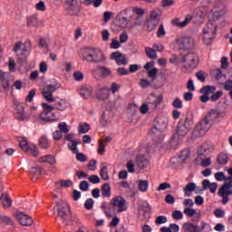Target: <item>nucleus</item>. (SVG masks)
Masks as SVG:
<instances>
[{"label": "nucleus", "mask_w": 232, "mask_h": 232, "mask_svg": "<svg viewBox=\"0 0 232 232\" xmlns=\"http://www.w3.org/2000/svg\"><path fill=\"white\" fill-rule=\"evenodd\" d=\"M68 101L66 99H60L54 101V106H52L46 102L42 103L43 111L39 114L37 121L40 124H48L50 122H57L59 121V116L53 112V110L58 111H64L69 106Z\"/></svg>", "instance_id": "f257e3e1"}, {"label": "nucleus", "mask_w": 232, "mask_h": 232, "mask_svg": "<svg viewBox=\"0 0 232 232\" xmlns=\"http://www.w3.org/2000/svg\"><path fill=\"white\" fill-rule=\"evenodd\" d=\"M82 59L87 63H104L106 61V57L102 51L99 49H95L93 47H88L82 52Z\"/></svg>", "instance_id": "f03ea898"}, {"label": "nucleus", "mask_w": 232, "mask_h": 232, "mask_svg": "<svg viewBox=\"0 0 232 232\" xmlns=\"http://www.w3.org/2000/svg\"><path fill=\"white\" fill-rule=\"evenodd\" d=\"M189 130H191V121L186 116L178 122L177 131L173 134L172 139L174 140H181L188 135Z\"/></svg>", "instance_id": "7ed1b4c3"}, {"label": "nucleus", "mask_w": 232, "mask_h": 232, "mask_svg": "<svg viewBox=\"0 0 232 232\" xmlns=\"http://www.w3.org/2000/svg\"><path fill=\"white\" fill-rule=\"evenodd\" d=\"M181 63L185 70L193 72V70L198 66L200 59L198 58V54H197V53L190 52L182 56Z\"/></svg>", "instance_id": "20e7f679"}, {"label": "nucleus", "mask_w": 232, "mask_h": 232, "mask_svg": "<svg viewBox=\"0 0 232 232\" xmlns=\"http://www.w3.org/2000/svg\"><path fill=\"white\" fill-rule=\"evenodd\" d=\"M56 209L58 217L61 218L63 222H70L72 220V208L68 203H58L56 204Z\"/></svg>", "instance_id": "39448f33"}, {"label": "nucleus", "mask_w": 232, "mask_h": 232, "mask_svg": "<svg viewBox=\"0 0 232 232\" xmlns=\"http://www.w3.org/2000/svg\"><path fill=\"white\" fill-rule=\"evenodd\" d=\"M166 128H168V122H166L164 118H156L154 120V125L151 128V133L160 140V139H162V131H164Z\"/></svg>", "instance_id": "423d86ee"}, {"label": "nucleus", "mask_w": 232, "mask_h": 232, "mask_svg": "<svg viewBox=\"0 0 232 232\" xmlns=\"http://www.w3.org/2000/svg\"><path fill=\"white\" fill-rule=\"evenodd\" d=\"M110 206L112 208H116L117 210L113 209V215H117V213H124V211H128V207L126 206V198L122 196H115L110 200Z\"/></svg>", "instance_id": "0eeeda50"}, {"label": "nucleus", "mask_w": 232, "mask_h": 232, "mask_svg": "<svg viewBox=\"0 0 232 232\" xmlns=\"http://www.w3.org/2000/svg\"><path fill=\"white\" fill-rule=\"evenodd\" d=\"M218 26L213 22H208L206 28L203 29V41L206 44H209L215 35H217Z\"/></svg>", "instance_id": "6e6552de"}, {"label": "nucleus", "mask_w": 232, "mask_h": 232, "mask_svg": "<svg viewBox=\"0 0 232 232\" xmlns=\"http://www.w3.org/2000/svg\"><path fill=\"white\" fill-rule=\"evenodd\" d=\"M65 5V10L68 15L77 16L81 14V4L79 3V0H66Z\"/></svg>", "instance_id": "1a4fd4ad"}, {"label": "nucleus", "mask_w": 232, "mask_h": 232, "mask_svg": "<svg viewBox=\"0 0 232 232\" xmlns=\"http://www.w3.org/2000/svg\"><path fill=\"white\" fill-rule=\"evenodd\" d=\"M216 90H217V87L215 86H211V85L204 86L200 90V92L203 93V95L199 97V101H201V102H208V101H211V97H209V95H211L212 93H215Z\"/></svg>", "instance_id": "9d476101"}, {"label": "nucleus", "mask_w": 232, "mask_h": 232, "mask_svg": "<svg viewBox=\"0 0 232 232\" xmlns=\"http://www.w3.org/2000/svg\"><path fill=\"white\" fill-rule=\"evenodd\" d=\"M178 46H179V50H191L194 46V42L189 37H181L176 40Z\"/></svg>", "instance_id": "9b49d317"}, {"label": "nucleus", "mask_w": 232, "mask_h": 232, "mask_svg": "<svg viewBox=\"0 0 232 232\" xmlns=\"http://www.w3.org/2000/svg\"><path fill=\"white\" fill-rule=\"evenodd\" d=\"M15 218L21 226H32L34 224V219L29 215L24 214V212H19L16 214Z\"/></svg>", "instance_id": "f8f14e48"}, {"label": "nucleus", "mask_w": 232, "mask_h": 232, "mask_svg": "<svg viewBox=\"0 0 232 232\" xmlns=\"http://www.w3.org/2000/svg\"><path fill=\"white\" fill-rule=\"evenodd\" d=\"M211 129V121L205 116L199 123L196 126L195 131H198L200 133H206V131H209Z\"/></svg>", "instance_id": "ddd939ff"}, {"label": "nucleus", "mask_w": 232, "mask_h": 232, "mask_svg": "<svg viewBox=\"0 0 232 232\" xmlns=\"http://www.w3.org/2000/svg\"><path fill=\"white\" fill-rule=\"evenodd\" d=\"M16 119L19 121H28L30 119V114H26L24 112V106H23V103L16 104Z\"/></svg>", "instance_id": "4468645a"}, {"label": "nucleus", "mask_w": 232, "mask_h": 232, "mask_svg": "<svg viewBox=\"0 0 232 232\" xmlns=\"http://www.w3.org/2000/svg\"><path fill=\"white\" fill-rule=\"evenodd\" d=\"M10 72H0V82L4 92L10 90Z\"/></svg>", "instance_id": "2eb2a0df"}, {"label": "nucleus", "mask_w": 232, "mask_h": 232, "mask_svg": "<svg viewBox=\"0 0 232 232\" xmlns=\"http://www.w3.org/2000/svg\"><path fill=\"white\" fill-rule=\"evenodd\" d=\"M111 59L116 61V64L121 66V64H128V59L122 55V53L119 51H116L111 54Z\"/></svg>", "instance_id": "dca6fc26"}, {"label": "nucleus", "mask_w": 232, "mask_h": 232, "mask_svg": "<svg viewBox=\"0 0 232 232\" xmlns=\"http://www.w3.org/2000/svg\"><path fill=\"white\" fill-rule=\"evenodd\" d=\"M95 95L98 101H107L110 98V88L102 87L96 91Z\"/></svg>", "instance_id": "f3484780"}, {"label": "nucleus", "mask_w": 232, "mask_h": 232, "mask_svg": "<svg viewBox=\"0 0 232 232\" xmlns=\"http://www.w3.org/2000/svg\"><path fill=\"white\" fill-rule=\"evenodd\" d=\"M38 162L41 164L47 163L50 164V166H55V164H57V159H55L54 155L47 154L40 157Z\"/></svg>", "instance_id": "a211bd4d"}, {"label": "nucleus", "mask_w": 232, "mask_h": 232, "mask_svg": "<svg viewBox=\"0 0 232 232\" xmlns=\"http://www.w3.org/2000/svg\"><path fill=\"white\" fill-rule=\"evenodd\" d=\"M0 204L3 205L5 209H8V208H12V198H10V195L8 193H3L0 197Z\"/></svg>", "instance_id": "6ab92c4d"}, {"label": "nucleus", "mask_w": 232, "mask_h": 232, "mask_svg": "<svg viewBox=\"0 0 232 232\" xmlns=\"http://www.w3.org/2000/svg\"><path fill=\"white\" fill-rule=\"evenodd\" d=\"M92 93H93V88H92V86L83 85L80 89V95L83 99H86V100L90 99V97H92Z\"/></svg>", "instance_id": "aec40b11"}, {"label": "nucleus", "mask_w": 232, "mask_h": 232, "mask_svg": "<svg viewBox=\"0 0 232 232\" xmlns=\"http://www.w3.org/2000/svg\"><path fill=\"white\" fill-rule=\"evenodd\" d=\"M222 115V111L217 109H211L208 113L205 116L210 122H215L218 117Z\"/></svg>", "instance_id": "412c9836"}, {"label": "nucleus", "mask_w": 232, "mask_h": 232, "mask_svg": "<svg viewBox=\"0 0 232 232\" xmlns=\"http://www.w3.org/2000/svg\"><path fill=\"white\" fill-rule=\"evenodd\" d=\"M136 162H137L138 168H140V169H144V168H148V165L150 164V160H148L146 159V156H144V155L138 156L136 158Z\"/></svg>", "instance_id": "4be33fe9"}, {"label": "nucleus", "mask_w": 232, "mask_h": 232, "mask_svg": "<svg viewBox=\"0 0 232 232\" xmlns=\"http://www.w3.org/2000/svg\"><path fill=\"white\" fill-rule=\"evenodd\" d=\"M191 19H193V16L191 15H187L185 20L183 22H180L179 19H174L172 21L173 24H175L176 26H179V28H184L186 26H188V24H189V21H191Z\"/></svg>", "instance_id": "5701e85b"}, {"label": "nucleus", "mask_w": 232, "mask_h": 232, "mask_svg": "<svg viewBox=\"0 0 232 232\" xmlns=\"http://www.w3.org/2000/svg\"><path fill=\"white\" fill-rule=\"evenodd\" d=\"M183 229L185 232H200L198 226L189 222L183 224Z\"/></svg>", "instance_id": "b1692460"}, {"label": "nucleus", "mask_w": 232, "mask_h": 232, "mask_svg": "<svg viewBox=\"0 0 232 232\" xmlns=\"http://www.w3.org/2000/svg\"><path fill=\"white\" fill-rule=\"evenodd\" d=\"M195 189H197V184L194 182L188 183L183 188L185 197H191V193L195 191Z\"/></svg>", "instance_id": "393cba45"}, {"label": "nucleus", "mask_w": 232, "mask_h": 232, "mask_svg": "<svg viewBox=\"0 0 232 232\" xmlns=\"http://www.w3.org/2000/svg\"><path fill=\"white\" fill-rule=\"evenodd\" d=\"M160 232H179L180 231V227L175 223H171L169 227H162L160 228Z\"/></svg>", "instance_id": "a878e982"}, {"label": "nucleus", "mask_w": 232, "mask_h": 232, "mask_svg": "<svg viewBox=\"0 0 232 232\" xmlns=\"http://www.w3.org/2000/svg\"><path fill=\"white\" fill-rule=\"evenodd\" d=\"M229 162V157L226 153H219L217 157V163L219 166H226Z\"/></svg>", "instance_id": "bb28decb"}, {"label": "nucleus", "mask_w": 232, "mask_h": 232, "mask_svg": "<svg viewBox=\"0 0 232 232\" xmlns=\"http://www.w3.org/2000/svg\"><path fill=\"white\" fill-rule=\"evenodd\" d=\"M27 26L29 27L39 26V18L37 17V14H33L27 17Z\"/></svg>", "instance_id": "cd10ccee"}, {"label": "nucleus", "mask_w": 232, "mask_h": 232, "mask_svg": "<svg viewBox=\"0 0 232 232\" xmlns=\"http://www.w3.org/2000/svg\"><path fill=\"white\" fill-rule=\"evenodd\" d=\"M102 195L104 198H110L111 197V187L110 186V183H104L102 186Z\"/></svg>", "instance_id": "c85d7f7f"}, {"label": "nucleus", "mask_w": 232, "mask_h": 232, "mask_svg": "<svg viewBox=\"0 0 232 232\" xmlns=\"http://www.w3.org/2000/svg\"><path fill=\"white\" fill-rule=\"evenodd\" d=\"M42 95L47 102H55V98H53V92H50L49 91H46V89H44L42 91Z\"/></svg>", "instance_id": "c756f323"}, {"label": "nucleus", "mask_w": 232, "mask_h": 232, "mask_svg": "<svg viewBox=\"0 0 232 232\" xmlns=\"http://www.w3.org/2000/svg\"><path fill=\"white\" fill-rule=\"evenodd\" d=\"M100 176L102 180H110V175L108 174V167L104 165V163L102 164V169H100Z\"/></svg>", "instance_id": "7c9ffc66"}, {"label": "nucleus", "mask_w": 232, "mask_h": 232, "mask_svg": "<svg viewBox=\"0 0 232 232\" xmlns=\"http://www.w3.org/2000/svg\"><path fill=\"white\" fill-rule=\"evenodd\" d=\"M39 146L43 150H48V148H50V141L48 140V138L42 136L39 139Z\"/></svg>", "instance_id": "2f4dec72"}, {"label": "nucleus", "mask_w": 232, "mask_h": 232, "mask_svg": "<svg viewBox=\"0 0 232 232\" xmlns=\"http://www.w3.org/2000/svg\"><path fill=\"white\" fill-rule=\"evenodd\" d=\"M19 146L23 151L25 153H28V149L30 147V144H28V140L26 138L23 137L20 140Z\"/></svg>", "instance_id": "473e14b6"}, {"label": "nucleus", "mask_w": 232, "mask_h": 232, "mask_svg": "<svg viewBox=\"0 0 232 232\" xmlns=\"http://www.w3.org/2000/svg\"><path fill=\"white\" fill-rule=\"evenodd\" d=\"M148 188H150V182L148 180H140L138 183V189L142 193L148 191Z\"/></svg>", "instance_id": "72a5a7b5"}, {"label": "nucleus", "mask_w": 232, "mask_h": 232, "mask_svg": "<svg viewBox=\"0 0 232 232\" xmlns=\"http://www.w3.org/2000/svg\"><path fill=\"white\" fill-rule=\"evenodd\" d=\"M145 53L149 59H157V52L151 47H146Z\"/></svg>", "instance_id": "f704fd0d"}, {"label": "nucleus", "mask_w": 232, "mask_h": 232, "mask_svg": "<svg viewBox=\"0 0 232 232\" xmlns=\"http://www.w3.org/2000/svg\"><path fill=\"white\" fill-rule=\"evenodd\" d=\"M159 22L149 19V21H147V31L153 32V30H155V28H157Z\"/></svg>", "instance_id": "c9c22d12"}, {"label": "nucleus", "mask_w": 232, "mask_h": 232, "mask_svg": "<svg viewBox=\"0 0 232 232\" xmlns=\"http://www.w3.org/2000/svg\"><path fill=\"white\" fill-rule=\"evenodd\" d=\"M43 171V168L41 167H32L30 173L33 175V177H35V179H39L41 177V173Z\"/></svg>", "instance_id": "e433bc0d"}, {"label": "nucleus", "mask_w": 232, "mask_h": 232, "mask_svg": "<svg viewBox=\"0 0 232 232\" xmlns=\"http://www.w3.org/2000/svg\"><path fill=\"white\" fill-rule=\"evenodd\" d=\"M0 224H5V226H14V221L12 218L7 216H0Z\"/></svg>", "instance_id": "4c0bfd02"}, {"label": "nucleus", "mask_w": 232, "mask_h": 232, "mask_svg": "<svg viewBox=\"0 0 232 232\" xmlns=\"http://www.w3.org/2000/svg\"><path fill=\"white\" fill-rule=\"evenodd\" d=\"M100 72H101L102 77H103L104 79H106V77H110V75H111V71L108 67L101 66Z\"/></svg>", "instance_id": "58836bf2"}, {"label": "nucleus", "mask_w": 232, "mask_h": 232, "mask_svg": "<svg viewBox=\"0 0 232 232\" xmlns=\"http://www.w3.org/2000/svg\"><path fill=\"white\" fill-rule=\"evenodd\" d=\"M71 142H72V145L68 144L69 150H71V151H72V153H77L79 151L77 145L81 144V140H74V141H71Z\"/></svg>", "instance_id": "ea45409f"}, {"label": "nucleus", "mask_w": 232, "mask_h": 232, "mask_svg": "<svg viewBox=\"0 0 232 232\" xmlns=\"http://www.w3.org/2000/svg\"><path fill=\"white\" fill-rule=\"evenodd\" d=\"M61 88V84L56 83V84H48L44 90L47 92H50L51 93H53L54 92H57Z\"/></svg>", "instance_id": "a19ab883"}, {"label": "nucleus", "mask_w": 232, "mask_h": 232, "mask_svg": "<svg viewBox=\"0 0 232 232\" xmlns=\"http://www.w3.org/2000/svg\"><path fill=\"white\" fill-rule=\"evenodd\" d=\"M150 19L151 21H157V23H160V14H159V12H157V10H152L150 14Z\"/></svg>", "instance_id": "79ce46f5"}, {"label": "nucleus", "mask_w": 232, "mask_h": 232, "mask_svg": "<svg viewBox=\"0 0 232 232\" xmlns=\"http://www.w3.org/2000/svg\"><path fill=\"white\" fill-rule=\"evenodd\" d=\"M218 197L222 198V204L226 205V204H227V202H229V196H227L224 193V190H222L221 188L218 189Z\"/></svg>", "instance_id": "37998d69"}, {"label": "nucleus", "mask_w": 232, "mask_h": 232, "mask_svg": "<svg viewBox=\"0 0 232 232\" xmlns=\"http://www.w3.org/2000/svg\"><path fill=\"white\" fill-rule=\"evenodd\" d=\"M222 95H224V92H222V91H218L216 93L213 92V94L210 96V101L212 102H217L218 99L222 98Z\"/></svg>", "instance_id": "c03bdc74"}, {"label": "nucleus", "mask_w": 232, "mask_h": 232, "mask_svg": "<svg viewBox=\"0 0 232 232\" xmlns=\"http://www.w3.org/2000/svg\"><path fill=\"white\" fill-rule=\"evenodd\" d=\"M202 188L196 187V193H198L199 191H204V189H208V188H209V179H204L202 181Z\"/></svg>", "instance_id": "a18cd8bd"}, {"label": "nucleus", "mask_w": 232, "mask_h": 232, "mask_svg": "<svg viewBox=\"0 0 232 232\" xmlns=\"http://www.w3.org/2000/svg\"><path fill=\"white\" fill-rule=\"evenodd\" d=\"M94 204L95 200H93V198H88L84 203V208L87 209V211H90L93 209Z\"/></svg>", "instance_id": "49530a36"}, {"label": "nucleus", "mask_w": 232, "mask_h": 232, "mask_svg": "<svg viewBox=\"0 0 232 232\" xmlns=\"http://www.w3.org/2000/svg\"><path fill=\"white\" fill-rule=\"evenodd\" d=\"M28 151H31L33 157H39V149H37V146L33 144L29 145Z\"/></svg>", "instance_id": "de8ad7c7"}, {"label": "nucleus", "mask_w": 232, "mask_h": 232, "mask_svg": "<svg viewBox=\"0 0 232 232\" xmlns=\"http://www.w3.org/2000/svg\"><path fill=\"white\" fill-rule=\"evenodd\" d=\"M208 150L203 149L202 147L198 151V157L200 160L208 159Z\"/></svg>", "instance_id": "09e8293b"}, {"label": "nucleus", "mask_w": 232, "mask_h": 232, "mask_svg": "<svg viewBox=\"0 0 232 232\" xmlns=\"http://www.w3.org/2000/svg\"><path fill=\"white\" fill-rule=\"evenodd\" d=\"M172 106L176 110H180L181 108H183L184 105L182 104V100L180 98H175L172 102Z\"/></svg>", "instance_id": "8fccbe9b"}, {"label": "nucleus", "mask_w": 232, "mask_h": 232, "mask_svg": "<svg viewBox=\"0 0 232 232\" xmlns=\"http://www.w3.org/2000/svg\"><path fill=\"white\" fill-rule=\"evenodd\" d=\"M76 154V160H78V162H86V160H88V157L82 152H75Z\"/></svg>", "instance_id": "3c124183"}, {"label": "nucleus", "mask_w": 232, "mask_h": 232, "mask_svg": "<svg viewBox=\"0 0 232 232\" xmlns=\"http://www.w3.org/2000/svg\"><path fill=\"white\" fill-rule=\"evenodd\" d=\"M157 73H159V69L152 68L148 71V77H151L152 81L157 79Z\"/></svg>", "instance_id": "603ef678"}, {"label": "nucleus", "mask_w": 232, "mask_h": 232, "mask_svg": "<svg viewBox=\"0 0 232 232\" xmlns=\"http://www.w3.org/2000/svg\"><path fill=\"white\" fill-rule=\"evenodd\" d=\"M90 131V124L83 123L79 127V133H88Z\"/></svg>", "instance_id": "864d4df0"}, {"label": "nucleus", "mask_w": 232, "mask_h": 232, "mask_svg": "<svg viewBox=\"0 0 232 232\" xmlns=\"http://www.w3.org/2000/svg\"><path fill=\"white\" fill-rule=\"evenodd\" d=\"M183 218L184 215L180 210H175L172 212V218H174V220H182Z\"/></svg>", "instance_id": "5fc2aeb1"}, {"label": "nucleus", "mask_w": 232, "mask_h": 232, "mask_svg": "<svg viewBox=\"0 0 232 232\" xmlns=\"http://www.w3.org/2000/svg\"><path fill=\"white\" fill-rule=\"evenodd\" d=\"M102 209L105 210L106 217L111 218L113 217V208H109L106 207V204H102L101 206Z\"/></svg>", "instance_id": "6e6d98bb"}, {"label": "nucleus", "mask_w": 232, "mask_h": 232, "mask_svg": "<svg viewBox=\"0 0 232 232\" xmlns=\"http://www.w3.org/2000/svg\"><path fill=\"white\" fill-rule=\"evenodd\" d=\"M166 222H168V218H166V216H159L156 218L155 224L160 226L161 224H166Z\"/></svg>", "instance_id": "4d7b16f0"}, {"label": "nucleus", "mask_w": 232, "mask_h": 232, "mask_svg": "<svg viewBox=\"0 0 232 232\" xmlns=\"http://www.w3.org/2000/svg\"><path fill=\"white\" fill-rule=\"evenodd\" d=\"M79 188L81 191H88V189H90V184L88 181L83 180L80 182Z\"/></svg>", "instance_id": "13d9d810"}, {"label": "nucleus", "mask_w": 232, "mask_h": 232, "mask_svg": "<svg viewBox=\"0 0 232 232\" xmlns=\"http://www.w3.org/2000/svg\"><path fill=\"white\" fill-rule=\"evenodd\" d=\"M37 92V91H36L35 89L31 90V91L29 92V93H28V95L26 96L25 101H26L27 102H32L34 101V98L35 97V92Z\"/></svg>", "instance_id": "bf43d9fd"}, {"label": "nucleus", "mask_w": 232, "mask_h": 232, "mask_svg": "<svg viewBox=\"0 0 232 232\" xmlns=\"http://www.w3.org/2000/svg\"><path fill=\"white\" fill-rule=\"evenodd\" d=\"M121 42H118L117 39H112L110 48H111V50H119V48H121Z\"/></svg>", "instance_id": "052dcab7"}, {"label": "nucleus", "mask_w": 232, "mask_h": 232, "mask_svg": "<svg viewBox=\"0 0 232 232\" xmlns=\"http://www.w3.org/2000/svg\"><path fill=\"white\" fill-rule=\"evenodd\" d=\"M196 213L197 210H195V208H191V207L184 209V214L187 215V217H195Z\"/></svg>", "instance_id": "680f3d73"}, {"label": "nucleus", "mask_w": 232, "mask_h": 232, "mask_svg": "<svg viewBox=\"0 0 232 232\" xmlns=\"http://www.w3.org/2000/svg\"><path fill=\"white\" fill-rule=\"evenodd\" d=\"M58 128L62 133H68V131H70V130L68 129V126L66 125V122L59 123Z\"/></svg>", "instance_id": "e2e57ef3"}, {"label": "nucleus", "mask_w": 232, "mask_h": 232, "mask_svg": "<svg viewBox=\"0 0 232 232\" xmlns=\"http://www.w3.org/2000/svg\"><path fill=\"white\" fill-rule=\"evenodd\" d=\"M202 232H212L211 226L204 221L201 222Z\"/></svg>", "instance_id": "0e129e2a"}, {"label": "nucleus", "mask_w": 232, "mask_h": 232, "mask_svg": "<svg viewBox=\"0 0 232 232\" xmlns=\"http://www.w3.org/2000/svg\"><path fill=\"white\" fill-rule=\"evenodd\" d=\"M166 35V30H164V24H160L158 32H157V37H164Z\"/></svg>", "instance_id": "69168bd1"}, {"label": "nucleus", "mask_w": 232, "mask_h": 232, "mask_svg": "<svg viewBox=\"0 0 232 232\" xmlns=\"http://www.w3.org/2000/svg\"><path fill=\"white\" fill-rule=\"evenodd\" d=\"M89 182L92 184H99V182H101V178L97 175H92L89 177Z\"/></svg>", "instance_id": "338daca9"}, {"label": "nucleus", "mask_w": 232, "mask_h": 232, "mask_svg": "<svg viewBox=\"0 0 232 232\" xmlns=\"http://www.w3.org/2000/svg\"><path fill=\"white\" fill-rule=\"evenodd\" d=\"M165 202L166 204H175V197H173L171 194H168L165 197Z\"/></svg>", "instance_id": "774afa93"}]
</instances>
